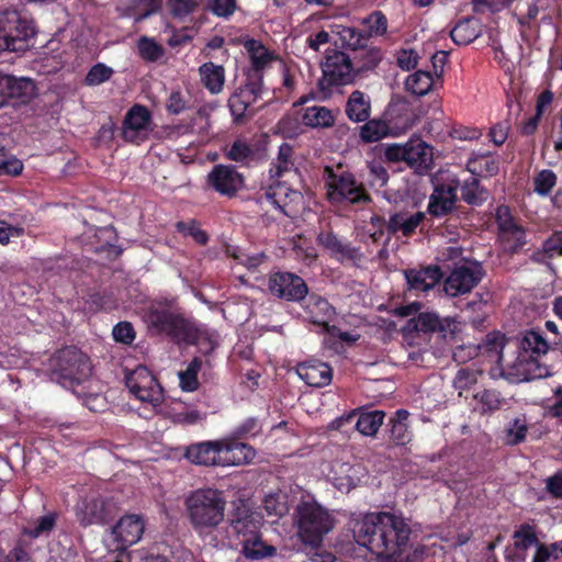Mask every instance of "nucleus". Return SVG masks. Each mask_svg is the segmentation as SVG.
<instances>
[{
    "mask_svg": "<svg viewBox=\"0 0 562 562\" xmlns=\"http://www.w3.org/2000/svg\"><path fill=\"white\" fill-rule=\"evenodd\" d=\"M226 497L212 487L196 488L184 501L187 518L200 536L212 533L225 518Z\"/></svg>",
    "mask_w": 562,
    "mask_h": 562,
    "instance_id": "1",
    "label": "nucleus"
},
{
    "mask_svg": "<svg viewBox=\"0 0 562 562\" xmlns=\"http://www.w3.org/2000/svg\"><path fill=\"white\" fill-rule=\"evenodd\" d=\"M143 319L151 335H164L176 344H192L196 338L194 324L175 313L166 302H153L144 310Z\"/></svg>",
    "mask_w": 562,
    "mask_h": 562,
    "instance_id": "2",
    "label": "nucleus"
},
{
    "mask_svg": "<svg viewBox=\"0 0 562 562\" xmlns=\"http://www.w3.org/2000/svg\"><path fill=\"white\" fill-rule=\"evenodd\" d=\"M48 371L52 381L65 389H71L91 375V363L79 348L66 346L49 358Z\"/></svg>",
    "mask_w": 562,
    "mask_h": 562,
    "instance_id": "3",
    "label": "nucleus"
},
{
    "mask_svg": "<svg viewBox=\"0 0 562 562\" xmlns=\"http://www.w3.org/2000/svg\"><path fill=\"white\" fill-rule=\"evenodd\" d=\"M36 34L34 20L15 9L0 11V52L24 53Z\"/></svg>",
    "mask_w": 562,
    "mask_h": 562,
    "instance_id": "4",
    "label": "nucleus"
},
{
    "mask_svg": "<svg viewBox=\"0 0 562 562\" xmlns=\"http://www.w3.org/2000/svg\"><path fill=\"white\" fill-rule=\"evenodd\" d=\"M297 535L302 542L318 547L334 527L327 509L314 502H302L295 509Z\"/></svg>",
    "mask_w": 562,
    "mask_h": 562,
    "instance_id": "5",
    "label": "nucleus"
},
{
    "mask_svg": "<svg viewBox=\"0 0 562 562\" xmlns=\"http://www.w3.org/2000/svg\"><path fill=\"white\" fill-rule=\"evenodd\" d=\"M326 186L328 200L333 203H349L363 205L372 201L362 182H358L355 175L348 170L336 172L326 167Z\"/></svg>",
    "mask_w": 562,
    "mask_h": 562,
    "instance_id": "6",
    "label": "nucleus"
},
{
    "mask_svg": "<svg viewBox=\"0 0 562 562\" xmlns=\"http://www.w3.org/2000/svg\"><path fill=\"white\" fill-rule=\"evenodd\" d=\"M389 528L391 527L389 526ZM387 532H392V529H387V526H385L383 512L369 513L362 519L356 520L352 527L355 541L379 559L387 548L385 544Z\"/></svg>",
    "mask_w": 562,
    "mask_h": 562,
    "instance_id": "7",
    "label": "nucleus"
},
{
    "mask_svg": "<svg viewBox=\"0 0 562 562\" xmlns=\"http://www.w3.org/2000/svg\"><path fill=\"white\" fill-rule=\"evenodd\" d=\"M383 521L390 526L392 532H389L385 539L386 550L382 552L380 562H415L414 557L408 552V542L411 528L402 517L392 513L383 512Z\"/></svg>",
    "mask_w": 562,
    "mask_h": 562,
    "instance_id": "8",
    "label": "nucleus"
},
{
    "mask_svg": "<svg viewBox=\"0 0 562 562\" xmlns=\"http://www.w3.org/2000/svg\"><path fill=\"white\" fill-rule=\"evenodd\" d=\"M265 91V85L258 78L246 77L245 82L228 99V108L235 124H245L252 116V113H249L250 105L262 98Z\"/></svg>",
    "mask_w": 562,
    "mask_h": 562,
    "instance_id": "9",
    "label": "nucleus"
},
{
    "mask_svg": "<svg viewBox=\"0 0 562 562\" xmlns=\"http://www.w3.org/2000/svg\"><path fill=\"white\" fill-rule=\"evenodd\" d=\"M130 392L140 402L159 406L164 401V389L157 378L145 367L138 366L125 375Z\"/></svg>",
    "mask_w": 562,
    "mask_h": 562,
    "instance_id": "10",
    "label": "nucleus"
},
{
    "mask_svg": "<svg viewBox=\"0 0 562 562\" xmlns=\"http://www.w3.org/2000/svg\"><path fill=\"white\" fill-rule=\"evenodd\" d=\"M269 293L285 302L302 303L308 294L305 280L290 271H276L268 278Z\"/></svg>",
    "mask_w": 562,
    "mask_h": 562,
    "instance_id": "11",
    "label": "nucleus"
},
{
    "mask_svg": "<svg viewBox=\"0 0 562 562\" xmlns=\"http://www.w3.org/2000/svg\"><path fill=\"white\" fill-rule=\"evenodd\" d=\"M265 189L262 199L288 217H295L303 204V194L282 179H271Z\"/></svg>",
    "mask_w": 562,
    "mask_h": 562,
    "instance_id": "12",
    "label": "nucleus"
},
{
    "mask_svg": "<svg viewBox=\"0 0 562 562\" xmlns=\"http://www.w3.org/2000/svg\"><path fill=\"white\" fill-rule=\"evenodd\" d=\"M484 277L481 263L476 261H463L457 263L443 283L446 294L458 296L469 293Z\"/></svg>",
    "mask_w": 562,
    "mask_h": 562,
    "instance_id": "13",
    "label": "nucleus"
},
{
    "mask_svg": "<svg viewBox=\"0 0 562 562\" xmlns=\"http://www.w3.org/2000/svg\"><path fill=\"white\" fill-rule=\"evenodd\" d=\"M357 75L350 57L344 52H334L326 56L323 65V77L318 82L322 90L351 83Z\"/></svg>",
    "mask_w": 562,
    "mask_h": 562,
    "instance_id": "14",
    "label": "nucleus"
},
{
    "mask_svg": "<svg viewBox=\"0 0 562 562\" xmlns=\"http://www.w3.org/2000/svg\"><path fill=\"white\" fill-rule=\"evenodd\" d=\"M151 112L143 104H134L125 114L121 136L126 143L140 145L149 138Z\"/></svg>",
    "mask_w": 562,
    "mask_h": 562,
    "instance_id": "15",
    "label": "nucleus"
},
{
    "mask_svg": "<svg viewBox=\"0 0 562 562\" xmlns=\"http://www.w3.org/2000/svg\"><path fill=\"white\" fill-rule=\"evenodd\" d=\"M316 241L331 258L340 263L359 265L364 258L359 247L352 246L350 241L338 236L331 229H321L316 236Z\"/></svg>",
    "mask_w": 562,
    "mask_h": 562,
    "instance_id": "16",
    "label": "nucleus"
},
{
    "mask_svg": "<svg viewBox=\"0 0 562 562\" xmlns=\"http://www.w3.org/2000/svg\"><path fill=\"white\" fill-rule=\"evenodd\" d=\"M316 241L331 258L340 263L359 265L364 258L359 247L352 246L350 241L338 236L331 229H321L316 236Z\"/></svg>",
    "mask_w": 562,
    "mask_h": 562,
    "instance_id": "17",
    "label": "nucleus"
},
{
    "mask_svg": "<svg viewBox=\"0 0 562 562\" xmlns=\"http://www.w3.org/2000/svg\"><path fill=\"white\" fill-rule=\"evenodd\" d=\"M206 184L220 195L232 199L245 187V179L234 166L220 164L207 173Z\"/></svg>",
    "mask_w": 562,
    "mask_h": 562,
    "instance_id": "18",
    "label": "nucleus"
},
{
    "mask_svg": "<svg viewBox=\"0 0 562 562\" xmlns=\"http://www.w3.org/2000/svg\"><path fill=\"white\" fill-rule=\"evenodd\" d=\"M262 517L244 502H240L229 518V535L240 544L261 531Z\"/></svg>",
    "mask_w": 562,
    "mask_h": 562,
    "instance_id": "19",
    "label": "nucleus"
},
{
    "mask_svg": "<svg viewBox=\"0 0 562 562\" xmlns=\"http://www.w3.org/2000/svg\"><path fill=\"white\" fill-rule=\"evenodd\" d=\"M426 221L425 212H413L408 206L395 207L389 213L387 233L390 236L401 234L408 238L416 233L418 227L422 232Z\"/></svg>",
    "mask_w": 562,
    "mask_h": 562,
    "instance_id": "20",
    "label": "nucleus"
},
{
    "mask_svg": "<svg viewBox=\"0 0 562 562\" xmlns=\"http://www.w3.org/2000/svg\"><path fill=\"white\" fill-rule=\"evenodd\" d=\"M416 331L437 334L442 339L453 338L457 324L451 317L441 318L435 312H420L409 321Z\"/></svg>",
    "mask_w": 562,
    "mask_h": 562,
    "instance_id": "21",
    "label": "nucleus"
},
{
    "mask_svg": "<svg viewBox=\"0 0 562 562\" xmlns=\"http://www.w3.org/2000/svg\"><path fill=\"white\" fill-rule=\"evenodd\" d=\"M145 530V524L138 515H125L113 526L112 535L116 541V550H126L137 543Z\"/></svg>",
    "mask_w": 562,
    "mask_h": 562,
    "instance_id": "22",
    "label": "nucleus"
},
{
    "mask_svg": "<svg viewBox=\"0 0 562 562\" xmlns=\"http://www.w3.org/2000/svg\"><path fill=\"white\" fill-rule=\"evenodd\" d=\"M3 97L5 105L18 106L29 103L36 94L34 82L29 78H15L3 74Z\"/></svg>",
    "mask_w": 562,
    "mask_h": 562,
    "instance_id": "23",
    "label": "nucleus"
},
{
    "mask_svg": "<svg viewBox=\"0 0 562 562\" xmlns=\"http://www.w3.org/2000/svg\"><path fill=\"white\" fill-rule=\"evenodd\" d=\"M256 449L241 439L229 436L222 439V467L249 464L256 458Z\"/></svg>",
    "mask_w": 562,
    "mask_h": 562,
    "instance_id": "24",
    "label": "nucleus"
},
{
    "mask_svg": "<svg viewBox=\"0 0 562 562\" xmlns=\"http://www.w3.org/2000/svg\"><path fill=\"white\" fill-rule=\"evenodd\" d=\"M222 439L192 443L187 447L184 457L195 465L222 467Z\"/></svg>",
    "mask_w": 562,
    "mask_h": 562,
    "instance_id": "25",
    "label": "nucleus"
},
{
    "mask_svg": "<svg viewBox=\"0 0 562 562\" xmlns=\"http://www.w3.org/2000/svg\"><path fill=\"white\" fill-rule=\"evenodd\" d=\"M355 418L357 430L363 436H375L380 427L383 425L385 413L383 411H356L336 419L337 428L341 427L344 423H351Z\"/></svg>",
    "mask_w": 562,
    "mask_h": 562,
    "instance_id": "26",
    "label": "nucleus"
},
{
    "mask_svg": "<svg viewBox=\"0 0 562 562\" xmlns=\"http://www.w3.org/2000/svg\"><path fill=\"white\" fill-rule=\"evenodd\" d=\"M406 165L418 175H425L432 168V147L424 140L409 139L406 142Z\"/></svg>",
    "mask_w": 562,
    "mask_h": 562,
    "instance_id": "27",
    "label": "nucleus"
},
{
    "mask_svg": "<svg viewBox=\"0 0 562 562\" xmlns=\"http://www.w3.org/2000/svg\"><path fill=\"white\" fill-rule=\"evenodd\" d=\"M302 307L308 319L318 326L327 328L336 316V308L323 296L308 293Z\"/></svg>",
    "mask_w": 562,
    "mask_h": 562,
    "instance_id": "28",
    "label": "nucleus"
},
{
    "mask_svg": "<svg viewBox=\"0 0 562 562\" xmlns=\"http://www.w3.org/2000/svg\"><path fill=\"white\" fill-rule=\"evenodd\" d=\"M297 375L310 386L324 387L331 382L333 369L329 364L312 359L296 366Z\"/></svg>",
    "mask_w": 562,
    "mask_h": 562,
    "instance_id": "29",
    "label": "nucleus"
},
{
    "mask_svg": "<svg viewBox=\"0 0 562 562\" xmlns=\"http://www.w3.org/2000/svg\"><path fill=\"white\" fill-rule=\"evenodd\" d=\"M408 290L426 292L440 282L443 274L440 267L430 265L420 269H407L404 271Z\"/></svg>",
    "mask_w": 562,
    "mask_h": 562,
    "instance_id": "30",
    "label": "nucleus"
},
{
    "mask_svg": "<svg viewBox=\"0 0 562 562\" xmlns=\"http://www.w3.org/2000/svg\"><path fill=\"white\" fill-rule=\"evenodd\" d=\"M245 48L249 54L251 66L245 72V76L252 79V76L263 82V71L270 65L272 54L257 40H248Z\"/></svg>",
    "mask_w": 562,
    "mask_h": 562,
    "instance_id": "31",
    "label": "nucleus"
},
{
    "mask_svg": "<svg viewBox=\"0 0 562 562\" xmlns=\"http://www.w3.org/2000/svg\"><path fill=\"white\" fill-rule=\"evenodd\" d=\"M467 170L475 177H494L499 171V157L491 151L473 153L467 161Z\"/></svg>",
    "mask_w": 562,
    "mask_h": 562,
    "instance_id": "32",
    "label": "nucleus"
},
{
    "mask_svg": "<svg viewBox=\"0 0 562 562\" xmlns=\"http://www.w3.org/2000/svg\"><path fill=\"white\" fill-rule=\"evenodd\" d=\"M76 516L85 527L102 524L106 518L105 504L101 498H85L77 504Z\"/></svg>",
    "mask_w": 562,
    "mask_h": 562,
    "instance_id": "33",
    "label": "nucleus"
},
{
    "mask_svg": "<svg viewBox=\"0 0 562 562\" xmlns=\"http://www.w3.org/2000/svg\"><path fill=\"white\" fill-rule=\"evenodd\" d=\"M345 113L355 123H363L371 115V99L364 92L355 90L347 99Z\"/></svg>",
    "mask_w": 562,
    "mask_h": 562,
    "instance_id": "34",
    "label": "nucleus"
},
{
    "mask_svg": "<svg viewBox=\"0 0 562 562\" xmlns=\"http://www.w3.org/2000/svg\"><path fill=\"white\" fill-rule=\"evenodd\" d=\"M240 553L251 561H259L266 558H272L277 554V548L268 544L262 539V532L250 537L240 544Z\"/></svg>",
    "mask_w": 562,
    "mask_h": 562,
    "instance_id": "35",
    "label": "nucleus"
},
{
    "mask_svg": "<svg viewBox=\"0 0 562 562\" xmlns=\"http://www.w3.org/2000/svg\"><path fill=\"white\" fill-rule=\"evenodd\" d=\"M383 50L378 46H364L355 53L353 65L355 74L363 76L369 71H373L383 59Z\"/></svg>",
    "mask_w": 562,
    "mask_h": 562,
    "instance_id": "36",
    "label": "nucleus"
},
{
    "mask_svg": "<svg viewBox=\"0 0 562 562\" xmlns=\"http://www.w3.org/2000/svg\"><path fill=\"white\" fill-rule=\"evenodd\" d=\"M459 189L461 200L471 206H481L490 198V191L473 175L460 183Z\"/></svg>",
    "mask_w": 562,
    "mask_h": 562,
    "instance_id": "37",
    "label": "nucleus"
},
{
    "mask_svg": "<svg viewBox=\"0 0 562 562\" xmlns=\"http://www.w3.org/2000/svg\"><path fill=\"white\" fill-rule=\"evenodd\" d=\"M475 409L481 415H491L506 404V398L495 389H482L473 394Z\"/></svg>",
    "mask_w": 562,
    "mask_h": 562,
    "instance_id": "38",
    "label": "nucleus"
},
{
    "mask_svg": "<svg viewBox=\"0 0 562 562\" xmlns=\"http://www.w3.org/2000/svg\"><path fill=\"white\" fill-rule=\"evenodd\" d=\"M408 416L407 411L398 409L389 420L390 439L396 446H405L412 440V432L407 425Z\"/></svg>",
    "mask_w": 562,
    "mask_h": 562,
    "instance_id": "39",
    "label": "nucleus"
},
{
    "mask_svg": "<svg viewBox=\"0 0 562 562\" xmlns=\"http://www.w3.org/2000/svg\"><path fill=\"white\" fill-rule=\"evenodd\" d=\"M199 72L201 81L210 93L217 94L223 90L225 81V70L223 66L207 61L200 66Z\"/></svg>",
    "mask_w": 562,
    "mask_h": 562,
    "instance_id": "40",
    "label": "nucleus"
},
{
    "mask_svg": "<svg viewBox=\"0 0 562 562\" xmlns=\"http://www.w3.org/2000/svg\"><path fill=\"white\" fill-rule=\"evenodd\" d=\"M333 32L338 35V41L344 48H348L355 53L364 48L368 44V38L363 30L353 26L335 25Z\"/></svg>",
    "mask_w": 562,
    "mask_h": 562,
    "instance_id": "41",
    "label": "nucleus"
},
{
    "mask_svg": "<svg viewBox=\"0 0 562 562\" xmlns=\"http://www.w3.org/2000/svg\"><path fill=\"white\" fill-rule=\"evenodd\" d=\"M364 124L360 127V139L366 143L379 142L392 134V127L389 122L384 119H368Z\"/></svg>",
    "mask_w": 562,
    "mask_h": 562,
    "instance_id": "42",
    "label": "nucleus"
},
{
    "mask_svg": "<svg viewBox=\"0 0 562 562\" xmlns=\"http://www.w3.org/2000/svg\"><path fill=\"white\" fill-rule=\"evenodd\" d=\"M302 122L313 128H327L335 124L334 112L326 106L313 105L304 110Z\"/></svg>",
    "mask_w": 562,
    "mask_h": 562,
    "instance_id": "43",
    "label": "nucleus"
},
{
    "mask_svg": "<svg viewBox=\"0 0 562 562\" xmlns=\"http://www.w3.org/2000/svg\"><path fill=\"white\" fill-rule=\"evenodd\" d=\"M481 34L479 23L473 18L459 21L450 32L452 41L457 45H469Z\"/></svg>",
    "mask_w": 562,
    "mask_h": 562,
    "instance_id": "44",
    "label": "nucleus"
},
{
    "mask_svg": "<svg viewBox=\"0 0 562 562\" xmlns=\"http://www.w3.org/2000/svg\"><path fill=\"white\" fill-rule=\"evenodd\" d=\"M292 156L293 147L288 143H282L279 147L277 159L271 162L269 170L270 179H282L285 173L294 168Z\"/></svg>",
    "mask_w": 562,
    "mask_h": 562,
    "instance_id": "45",
    "label": "nucleus"
},
{
    "mask_svg": "<svg viewBox=\"0 0 562 562\" xmlns=\"http://www.w3.org/2000/svg\"><path fill=\"white\" fill-rule=\"evenodd\" d=\"M205 366L209 370H211V363L206 361L205 363L201 358L194 357L191 362L188 364L184 371L179 373L180 387L184 392H194L199 389V372Z\"/></svg>",
    "mask_w": 562,
    "mask_h": 562,
    "instance_id": "46",
    "label": "nucleus"
},
{
    "mask_svg": "<svg viewBox=\"0 0 562 562\" xmlns=\"http://www.w3.org/2000/svg\"><path fill=\"white\" fill-rule=\"evenodd\" d=\"M505 347V336L499 331H493L476 346L477 353L487 356L491 360L499 361Z\"/></svg>",
    "mask_w": 562,
    "mask_h": 562,
    "instance_id": "47",
    "label": "nucleus"
},
{
    "mask_svg": "<svg viewBox=\"0 0 562 562\" xmlns=\"http://www.w3.org/2000/svg\"><path fill=\"white\" fill-rule=\"evenodd\" d=\"M434 85L431 72L425 70H417L409 75L405 81L406 90L418 97L426 95Z\"/></svg>",
    "mask_w": 562,
    "mask_h": 562,
    "instance_id": "48",
    "label": "nucleus"
},
{
    "mask_svg": "<svg viewBox=\"0 0 562 562\" xmlns=\"http://www.w3.org/2000/svg\"><path fill=\"white\" fill-rule=\"evenodd\" d=\"M504 443L507 446H518L526 440L528 434V424L525 415H520L510 420L505 428Z\"/></svg>",
    "mask_w": 562,
    "mask_h": 562,
    "instance_id": "49",
    "label": "nucleus"
},
{
    "mask_svg": "<svg viewBox=\"0 0 562 562\" xmlns=\"http://www.w3.org/2000/svg\"><path fill=\"white\" fill-rule=\"evenodd\" d=\"M498 236L505 245L506 251L510 255L518 254L527 244V231L521 225L499 234Z\"/></svg>",
    "mask_w": 562,
    "mask_h": 562,
    "instance_id": "50",
    "label": "nucleus"
},
{
    "mask_svg": "<svg viewBox=\"0 0 562 562\" xmlns=\"http://www.w3.org/2000/svg\"><path fill=\"white\" fill-rule=\"evenodd\" d=\"M176 231L183 236H190L198 245L205 246L209 243V234L201 228L199 221H179L175 224Z\"/></svg>",
    "mask_w": 562,
    "mask_h": 562,
    "instance_id": "51",
    "label": "nucleus"
},
{
    "mask_svg": "<svg viewBox=\"0 0 562 562\" xmlns=\"http://www.w3.org/2000/svg\"><path fill=\"white\" fill-rule=\"evenodd\" d=\"M520 345L526 352L540 356L547 353L549 346L552 344L550 339L543 338L539 331L531 329L525 334Z\"/></svg>",
    "mask_w": 562,
    "mask_h": 562,
    "instance_id": "52",
    "label": "nucleus"
},
{
    "mask_svg": "<svg viewBox=\"0 0 562 562\" xmlns=\"http://www.w3.org/2000/svg\"><path fill=\"white\" fill-rule=\"evenodd\" d=\"M558 176L551 169H542L532 178L533 192L539 196H548L557 186Z\"/></svg>",
    "mask_w": 562,
    "mask_h": 562,
    "instance_id": "53",
    "label": "nucleus"
},
{
    "mask_svg": "<svg viewBox=\"0 0 562 562\" xmlns=\"http://www.w3.org/2000/svg\"><path fill=\"white\" fill-rule=\"evenodd\" d=\"M362 24L364 25L363 32H366L368 41L372 36H382L387 31V19L381 11L370 13L362 20Z\"/></svg>",
    "mask_w": 562,
    "mask_h": 562,
    "instance_id": "54",
    "label": "nucleus"
},
{
    "mask_svg": "<svg viewBox=\"0 0 562 562\" xmlns=\"http://www.w3.org/2000/svg\"><path fill=\"white\" fill-rule=\"evenodd\" d=\"M457 201L452 199H442L429 196L426 214L432 217L441 218L451 214L456 209Z\"/></svg>",
    "mask_w": 562,
    "mask_h": 562,
    "instance_id": "55",
    "label": "nucleus"
},
{
    "mask_svg": "<svg viewBox=\"0 0 562 562\" xmlns=\"http://www.w3.org/2000/svg\"><path fill=\"white\" fill-rule=\"evenodd\" d=\"M56 525V514L49 513L38 517L33 525L24 528L23 535L30 538H37L53 530Z\"/></svg>",
    "mask_w": 562,
    "mask_h": 562,
    "instance_id": "56",
    "label": "nucleus"
},
{
    "mask_svg": "<svg viewBox=\"0 0 562 562\" xmlns=\"http://www.w3.org/2000/svg\"><path fill=\"white\" fill-rule=\"evenodd\" d=\"M513 538L515 539L514 546L518 550H527L539 541L535 528L529 524L520 525L514 531Z\"/></svg>",
    "mask_w": 562,
    "mask_h": 562,
    "instance_id": "57",
    "label": "nucleus"
},
{
    "mask_svg": "<svg viewBox=\"0 0 562 562\" xmlns=\"http://www.w3.org/2000/svg\"><path fill=\"white\" fill-rule=\"evenodd\" d=\"M140 57L146 61H157L164 55V48L155 40L143 36L138 41Z\"/></svg>",
    "mask_w": 562,
    "mask_h": 562,
    "instance_id": "58",
    "label": "nucleus"
},
{
    "mask_svg": "<svg viewBox=\"0 0 562 562\" xmlns=\"http://www.w3.org/2000/svg\"><path fill=\"white\" fill-rule=\"evenodd\" d=\"M261 431L262 425L260 424L259 419L256 417H249L245 419L241 424H239L237 427H235L231 436L243 440L254 438L258 436Z\"/></svg>",
    "mask_w": 562,
    "mask_h": 562,
    "instance_id": "59",
    "label": "nucleus"
},
{
    "mask_svg": "<svg viewBox=\"0 0 562 562\" xmlns=\"http://www.w3.org/2000/svg\"><path fill=\"white\" fill-rule=\"evenodd\" d=\"M382 158L386 162L397 164L405 162L406 164V143L405 144H382L381 145Z\"/></svg>",
    "mask_w": 562,
    "mask_h": 562,
    "instance_id": "60",
    "label": "nucleus"
},
{
    "mask_svg": "<svg viewBox=\"0 0 562 562\" xmlns=\"http://www.w3.org/2000/svg\"><path fill=\"white\" fill-rule=\"evenodd\" d=\"M113 69L102 63H98L93 65L86 76V83L88 86H99L105 81H108L112 75Z\"/></svg>",
    "mask_w": 562,
    "mask_h": 562,
    "instance_id": "61",
    "label": "nucleus"
},
{
    "mask_svg": "<svg viewBox=\"0 0 562 562\" xmlns=\"http://www.w3.org/2000/svg\"><path fill=\"white\" fill-rule=\"evenodd\" d=\"M206 8L215 16L228 19L235 13L237 2L236 0H207Z\"/></svg>",
    "mask_w": 562,
    "mask_h": 562,
    "instance_id": "62",
    "label": "nucleus"
},
{
    "mask_svg": "<svg viewBox=\"0 0 562 562\" xmlns=\"http://www.w3.org/2000/svg\"><path fill=\"white\" fill-rule=\"evenodd\" d=\"M495 221L497 224L498 235L520 225L519 223H517V221L512 214L509 206L507 205L497 206L495 213Z\"/></svg>",
    "mask_w": 562,
    "mask_h": 562,
    "instance_id": "63",
    "label": "nucleus"
},
{
    "mask_svg": "<svg viewBox=\"0 0 562 562\" xmlns=\"http://www.w3.org/2000/svg\"><path fill=\"white\" fill-rule=\"evenodd\" d=\"M189 109V100L180 90H173L166 101V110L169 114L179 115Z\"/></svg>",
    "mask_w": 562,
    "mask_h": 562,
    "instance_id": "64",
    "label": "nucleus"
}]
</instances>
